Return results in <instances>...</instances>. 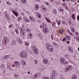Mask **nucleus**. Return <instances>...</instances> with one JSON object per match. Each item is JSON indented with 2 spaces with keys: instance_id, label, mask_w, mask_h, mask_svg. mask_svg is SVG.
<instances>
[{
  "instance_id": "774afa93",
  "label": "nucleus",
  "mask_w": 79,
  "mask_h": 79,
  "mask_svg": "<svg viewBox=\"0 0 79 79\" xmlns=\"http://www.w3.org/2000/svg\"><path fill=\"white\" fill-rule=\"evenodd\" d=\"M67 44H69V41H68L67 42Z\"/></svg>"
},
{
  "instance_id": "a18cd8bd",
  "label": "nucleus",
  "mask_w": 79,
  "mask_h": 79,
  "mask_svg": "<svg viewBox=\"0 0 79 79\" xmlns=\"http://www.w3.org/2000/svg\"><path fill=\"white\" fill-rule=\"evenodd\" d=\"M42 26L43 27H45V26H46V25L45 24V23H44L42 24Z\"/></svg>"
},
{
  "instance_id": "de8ad7c7",
  "label": "nucleus",
  "mask_w": 79,
  "mask_h": 79,
  "mask_svg": "<svg viewBox=\"0 0 79 79\" xmlns=\"http://www.w3.org/2000/svg\"><path fill=\"white\" fill-rule=\"evenodd\" d=\"M26 30L27 32H29L30 31V30L29 29H28V28L27 27L26 28Z\"/></svg>"
},
{
  "instance_id": "f257e3e1",
  "label": "nucleus",
  "mask_w": 79,
  "mask_h": 79,
  "mask_svg": "<svg viewBox=\"0 0 79 79\" xmlns=\"http://www.w3.org/2000/svg\"><path fill=\"white\" fill-rule=\"evenodd\" d=\"M46 47L48 50L50 52H53V47L50 44L46 43Z\"/></svg>"
},
{
  "instance_id": "69168bd1",
  "label": "nucleus",
  "mask_w": 79,
  "mask_h": 79,
  "mask_svg": "<svg viewBox=\"0 0 79 79\" xmlns=\"http://www.w3.org/2000/svg\"><path fill=\"white\" fill-rule=\"evenodd\" d=\"M65 63L66 64H68V63H69L68 61H66Z\"/></svg>"
},
{
  "instance_id": "4468645a",
  "label": "nucleus",
  "mask_w": 79,
  "mask_h": 79,
  "mask_svg": "<svg viewBox=\"0 0 79 79\" xmlns=\"http://www.w3.org/2000/svg\"><path fill=\"white\" fill-rule=\"evenodd\" d=\"M16 41L15 40H13L12 42H11V44L13 45V46H15L16 45Z\"/></svg>"
},
{
  "instance_id": "2f4dec72",
  "label": "nucleus",
  "mask_w": 79,
  "mask_h": 79,
  "mask_svg": "<svg viewBox=\"0 0 79 79\" xmlns=\"http://www.w3.org/2000/svg\"><path fill=\"white\" fill-rule=\"evenodd\" d=\"M42 35V34L41 33H38V37L39 38H41Z\"/></svg>"
},
{
  "instance_id": "864d4df0",
  "label": "nucleus",
  "mask_w": 79,
  "mask_h": 79,
  "mask_svg": "<svg viewBox=\"0 0 79 79\" xmlns=\"http://www.w3.org/2000/svg\"><path fill=\"white\" fill-rule=\"evenodd\" d=\"M66 38H64L62 40L63 42H65V41H66Z\"/></svg>"
},
{
  "instance_id": "473e14b6",
  "label": "nucleus",
  "mask_w": 79,
  "mask_h": 79,
  "mask_svg": "<svg viewBox=\"0 0 79 79\" xmlns=\"http://www.w3.org/2000/svg\"><path fill=\"white\" fill-rule=\"evenodd\" d=\"M77 79V76L76 75H74L72 77V79Z\"/></svg>"
},
{
  "instance_id": "6e6d98bb",
  "label": "nucleus",
  "mask_w": 79,
  "mask_h": 79,
  "mask_svg": "<svg viewBox=\"0 0 79 79\" xmlns=\"http://www.w3.org/2000/svg\"><path fill=\"white\" fill-rule=\"evenodd\" d=\"M60 78H61V79H65L63 77V76H62V77L60 76Z\"/></svg>"
},
{
  "instance_id": "3c124183",
  "label": "nucleus",
  "mask_w": 79,
  "mask_h": 79,
  "mask_svg": "<svg viewBox=\"0 0 79 79\" xmlns=\"http://www.w3.org/2000/svg\"><path fill=\"white\" fill-rule=\"evenodd\" d=\"M49 2H46V5L48 6L49 5Z\"/></svg>"
},
{
  "instance_id": "603ef678",
  "label": "nucleus",
  "mask_w": 79,
  "mask_h": 79,
  "mask_svg": "<svg viewBox=\"0 0 79 79\" xmlns=\"http://www.w3.org/2000/svg\"><path fill=\"white\" fill-rule=\"evenodd\" d=\"M75 34L76 35H79V33L77 32H75Z\"/></svg>"
},
{
  "instance_id": "ea45409f",
  "label": "nucleus",
  "mask_w": 79,
  "mask_h": 79,
  "mask_svg": "<svg viewBox=\"0 0 79 79\" xmlns=\"http://www.w3.org/2000/svg\"><path fill=\"white\" fill-rule=\"evenodd\" d=\"M6 3L7 5H8L9 6H10V5H11V3H10V2L7 1L6 2Z\"/></svg>"
},
{
  "instance_id": "4d7b16f0",
  "label": "nucleus",
  "mask_w": 79,
  "mask_h": 79,
  "mask_svg": "<svg viewBox=\"0 0 79 79\" xmlns=\"http://www.w3.org/2000/svg\"><path fill=\"white\" fill-rule=\"evenodd\" d=\"M51 37L52 39V40H53V36L52 35H51Z\"/></svg>"
},
{
  "instance_id": "09e8293b",
  "label": "nucleus",
  "mask_w": 79,
  "mask_h": 79,
  "mask_svg": "<svg viewBox=\"0 0 79 79\" xmlns=\"http://www.w3.org/2000/svg\"><path fill=\"white\" fill-rule=\"evenodd\" d=\"M20 33H21L20 35L22 36H23V35H24V32H20Z\"/></svg>"
},
{
  "instance_id": "a19ab883",
  "label": "nucleus",
  "mask_w": 79,
  "mask_h": 79,
  "mask_svg": "<svg viewBox=\"0 0 79 79\" xmlns=\"http://www.w3.org/2000/svg\"><path fill=\"white\" fill-rule=\"evenodd\" d=\"M4 68H5V65H4L2 64L1 66V69H3Z\"/></svg>"
},
{
  "instance_id": "052dcab7",
  "label": "nucleus",
  "mask_w": 79,
  "mask_h": 79,
  "mask_svg": "<svg viewBox=\"0 0 79 79\" xmlns=\"http://www.w3.org/2000/svg\"><path fill=\"white\" fill-rule=\"evenodd\" d=\"M9 27L10 28H11V27H12V25H9Z\"/></svg>"
},
{
  "instance_id": "f704fd0d",
  "label": "nucleus",
  "mask_w": 79,
  "mask_h": 79,
  "mask_svg": "<svg viewBox=\"0 0 79 79\" xmlns=\"http://www.w3.org/2000/svg\"><path fill=\"white\" fill-rule=\"evenodd\" d=\"M71 29L73 32H75V29H74V27H72L71 28Z\"/></svg>"
},
{
  "instance_id": "1a4fd4ad",
  "label": "nucleus",
  "mask_w": 79,
  "mask_h": 79,
  "mask_svg": "<svg viewBox=\"0 0 79 79\" xmlns=\"http://www.w3.org/2000/svg\"><path fill=\"white\" fill-rule=\"evenodd\" d=\"M29 19L32 23L35 22V19L33 17L30 16L29 17Z\"/></svg>"
},
{
  "instance_id": "9d476101",
  "label": "nucleus",
  "mask_w": 79,
  "mask_h": 79,
  "mask_svg": "<svg viewBox=\"0 0 79 79\" xmlns=\"http://www.w3.org/2000/svg\"><path fill=\"white\" fill-rule=\"evenodd\" d=\"M48 28L46 27H45L43 29V31L44 34H45V33H47V32H48Z\"/></svg>"
},
{
  "instance_id": "c9c22d12",
  "label": "nucleus",
  "mask_w": 79,
  "mask_h": 79,
  "mask_svg": "<svg viewBox=\"0 0 79 79\" xmlns=\"http://www.w3.org/2000/svg\"><path fill=\"white\" fill-rule=\"evenodd\" d=\"M51 23L52 24V26L53 27H55V26H56V25H55L56 24V23H55V22H53V23Z\"/></svg>"
},
{
  "instance_id": "b1692460",
  "label": "nucleus",
  "mask_w": 79,
  "mask_h": 79,
  "mask_svg": "<svg viewBox=\"0 0 79 79\" xmlns=\"http://www.w3.org/2000/svg\"><path fill=\"white\" fill-rule=\"evenodd\" d=\"M58 10L59 11H61L62 12H63L64 11V9L62 7H60V8H58Z\"/></svg>"
},
{
  "instance_id": "e433bc0d",
  "label": "nucleus",
  "mask_w": 79,
  "mask_h": 79,
  "mask_svg": "<svg viewBox=\"0 0 79 79\" xmlns=\"http://www.w3.org/2000/svg\"><path fill=\"white\" fill-rule=\"evenodd\" d=\"M22 63L23 65V66H25L26 65V63L25 61H22Z\"/></svg>"
},
{
  "instance_id": "72a5a7b5",
  "label": "nucleus",
  "mask_w": 79,
  "mask_h": 79,
  "mask_svg": "<svg viewBox=\"0 0 79 79\" xmlns=\"http://www.w3.org/2000/svg\"><path fill=\"white\" fill-rule=\"evenodd\" d=\"M23 29H24V28L23 27L20 28L19 29L20 32H23Z\"/></svg>"
},
{
  "instance_id": "49530a36",
  "label": "nucleus",
  "mask_w": 79,
  "mask_h": 79,
  "mask_svg": "<svg viewBox=\"0 0 79 79\" xmlns=\"http://www.w3.org/2000/svg\"><path fill=\"white\" fill-rule=\"evenodd\" d=\"M69 50L71 51L70 52H73V48L70 47L69 48Z\"/></svg>"
},
{
  "instance_id": "e2e57ef3",
  "label": "nucleus",
  "mask_w": 79,
  "mask_h": 79,
  "mask_svg": "<svg viewBox=\"0 0 79 79\" xmlns=\"http://www.w3.org/2000/svg\"><path fill=\"white\" fill-rule=\"evenodd\" d=\"M40 28H43V27H43L42 26H40Z\"/></svg>"
},
{
  "instance_id": "393cba45",
  "label": "nucleus",
  "mask_w": 79,
  "mask_h": 79,
  "mask_svg": "<svg viewBox=\"0 0 79 79\" xmlns=\"http://www.w3.org/2000/svg\"><path fill=\"white\" fill-rule=\"evenodd\" d=\"M53 13L54 15H56L57 14V11H56V9H53Z\"/></svg>"
},
{
  "instance_id": "ddd939ff",
  "label": "nucleus",
  "mask_w": 79,
  "mask_h": 79,
  "mask_svg": "<svg viewBox=\"0 0 79 79\" xmlns=\"http://www.w3.org/2000/svg\"><path fill=\"white\" fill-rule=\"evenodd\" d=\"M17 41L18 42H19L20 44H23V41L19 38L17 39Z\"/></svg>"
},
{
  "instance_id": "dca6fc26",
  "label": "nucleus",
  "mask_w": 79,
  "mask_h": 79,
  "mask_svg": "<svg viewBox=\"0 0 79 79\" xmlns=\"http://www.w3.org/2000/svg\"><path fill=\"white\" fill-rule=\"evenodd\" d=\"M12 12L16 16H18V13H17L16 11L12 10Z\"/></svg>"
},
{
  "instance_id": "5701e85b",
  "label": "nucleus",
  "mask_w": 79,
  "mask_h": 79,
  "mask_svg": "<svg viewBox=\"0 0 79 79\" xmlns=\"http://www.w3.org/2000/svg\"><path fill=\"white\" fill-rule=\"evenodd\" d=\"M64 57L66 59H68V60L69 58V55L67 54H65L64 55Z\"/></svg>"
},
{
  "instance_id": "bf43d9fd",
  "label": "nucleus",
  "mask_w": 79,
  "mask_h": 79,
  "mask_svg": "<svg viewBox=\"0 0 79 79\" xmlns=\"http://www.w3.org/2000/svg\"><path fill=\"white\" fill-rule=\"evenodd\" d=\"M70 35H73V34L71 32L70 33Z\"/></svg>"
},
{
  "instance_id": "79ce46f5",
  "label": "nucleus",
  "mask_w": 79,
  "mask_h": 79,
  "mask_svg": "<svg viewBox=\"0 0 79 79\" xmlns=\"http://www.w3.org/2000/svg\"><path fill=\"white\" fill-rule=\"evenodd\" d=\"M62 5L64 6V7H66V8H67V6L66 5V4L65 3H64L62 4Z\"/></svg>"
},
{
  "instance_id": "a211bd4d",
  "label": "nucleus",
  "mask_w": 79,
  "mask_h": 79,
  "mask_svg": "<svg viewBox=\"0 0 79 79\" xmlns=\"http://www.w3.org/2000/svg\"><path fill=\"white\" fill-rule=\"evenodd\" d=\"M36 16L37 17L40 19L42 18V15H41V14L40 13H37Z\"/></svg>"
},
{
  "instance_id": "8fccbe9b",
  "label": "nucleus",
  "mask_w": 79,
  "mask_h": 79,
  "mask_svg": "<svg viewBox=\"0 0 79 79\" xmlns=\"http://www.w3.org/2000/svg\"><path fill=\"white\" fill-rule=\"evenodd\" d=\"M34 61H35V64H37V63H38V61H37V60H34Z\"/></svg>"
},
{
  "instance_id": "7c9ffc66",
  "label": "nucleus",
  "mask_w": 79,
  "mask_h": 79,
  "mask_svg": "<svg viewBox=\"0 0 79 79\" xmlns=\"http://www.w3.org/2000/svg\"><path fill=\"white\" fill-rule=\"evenodd\" d=\"M64 32V30H60L59 31V32L60 34H63Z\"/></svg>"
},
{
  "instance_id": "aec40b11",
  "label": "nucleus",
  "mask_w": 79,
  "mask_h": 79,
  "mask_svg": "<svg viewBox=\"0 0 79 79\" xmlns=\"http://www.w3.org/2000/svg\"><path fill=\"white\" fill-rule=\"evenodd\" d=\"M35 10H38L39 8V5L38 4H36L35 5Z\"/></svg>"
},
{
  "instance_id": "7ed1b4c3",
  "label": "nucleus",
  "mask_w": 79,
  "mask_h": 79,
  "mask_svg": "<svg viewBox=\"0 0 79 79\" xmlns=\"http://www.w3.org/2000/svg\"><path fill=\"white\" fill-rule=\"evenodd\" d=\"M14 64L12 65V67L13 68H15V66L16 68H20V66H21V64L19 62V61H15L14 62Z\"/></svg>"
},
{
  "instance_id": "0eeeda50",
  "label": "nucleus",
  "mask_w": 79,
  "mask_h": 79,
  "mask_svg": "<svg viewBox=\"0 0 79 79\" xmlns=\"http://www.w3.org/2000/svg\"><path fill=\"white\" fill-rule=\"evenodd\" d=\"M8 42H9V40L7 38L4 39L2 41V43L4 44V45H6Z\"/></svg>"
},
{
  "instance_id": "c03bdc74",
  "label": "nucleus",
  "mask_w": 79,
  "mask_h": 79,
  "mask_svg": "<svg viewBox=\"0 0 79 79\" xmlns=\"http://www.w3.org/2000/svg\"><path fill=\"white\" fill-rule=\"evenodd\" d=\"M76 40H77L78 41V42H79V36H77L76 37Z\"/></svg>"
},
{
  "instance_id": "2eb2a0df",
  "label": "nucleus",
  "mask_w": 79,
  "mask_h": 79,
  "mask_svg": "<svg viewBox=\"0 0 79 79\" xmlns=\"http://www.w3.org/2000/svg\"><path fill=\"white\" fill-rule=\"evenodd\" d=\"M42 9L43 11L44 12H46L47 11V9H46V8H45V7L44 6H43L42 7Z\"/></svg>"
},
{
  "instance_id": "20e7f679",
  "label": "nucleus",
  "mask_w": 79,
  "mask_h": 79,
  "mask_svg": "<svg viewBox=\"0 0 79 79\" xmlns=\"http://www.w3.org/2000/svg\"><path fill=\"white\" fill-rule=\"evenodd\" d=\"M27 55V52L24 51L22 52L20 54V56L22 58H25Z\"/></svg>"
},
{
  "instance_id": "6ab92c4d",
  "label": "nucleus",
  "mask_w": 79,
  "mask_h": 79,
  "mask_svg": "<svg viewBox=\"0 0 79 79\" xmlns=\"http://www.w3.org/2000/svg\"><path fill=\"white\" fill-rule=\"evenodd\" d=\"M56 75L52 74V75L51 76V77H50L51 79H55V77H56Z\"/></svg>"
},
{
  "instance_id": "680f3d73",
  "label": "nucleus",
  "mask_w": 79,
  "mask_h": 79,
  "mask_svg": "<svg viewBox=\"0 0 79 79\" xmlns=\"http://www.w3.org/2000/svg\"><path fill=\"white\" fill-rule=\"evenodd\" d=\"M71 32L69 31H68V33H69V34H70L71 33Z\"/></svg>"
},
{
  "instance_id": "4c0bfd02",
  "label": "nucleus",
  "mask_w": 79,
  "mask_h": 79,
  "mask_svg": "<svg viewBox=\"0 0 79 79\" xmlns=\"http://www.w3.org/2000/svg\"><path fill=\"white\" fill-rule=\"evenodd\" d=\"M15 31L17 34H19V31H18V29H15Z\"/></svg>"
},
{
  "instance_id": "412c9836",
  "label": "nucleus",
  "mask_w": 79,
  "mask_h": 79,
  "mask_svg": "<svg viewBox=\"0 0 79 79\" xmlns=\"http://www.w3.org/2000/svg\"><path fill=\"white\" fill-rule=\"evenodd\" d=\"M4 15H5L6 16L7 18V19H9V16H10V15L9 14H8L6 12L4 14Z\"/></svg>"
},
{
  "instance_id": "0e129e2a",
  "label": "nucleus",
  "mask_w": 79,
  "mask_h": 79,
  "mask_svg": "<svg viewBox=\"0 0 79 79\" xmlns=\"http://www.w3.org/2000/svg\"><path fill=\"white\" fill-rule=\"evenodd\" d=\"M72 2H75V0H70Z\"/></svg>"
},
{
  "instance_id": "f8f14e48",
  "label": "nucleus",
  "mask_w": 79,
  "mask_h": 79,
  "mask_svg": "<svg viewBox=\"0 0 79 79\" xmlns=\"http://www.w3.org/2000/svg\"><path fill=\"white\" fill-rule=\"evenodd\" d=\"M32 33H29L28 34L27 37L29 39H32Z\"/></svg>"
},
{
  "instance_id": "338daca9",
  "label": "nucleus",
  "mask_w": 79,
  "mask_h": 79,
  "mask_svg": "<svg viewBox=\"0 0 79 79\" xmlns=\"http://www.w3.org/2000/svg\"><path fill=\"white\" fill-rule=\"evenodd\" d=\"M15 77H18V75H15Z\"/></svg>"
},
{
  "instance_id": "5fc2aeb1",
  "label": "nucleus",
  "mask_w": 79,
  "mask_h": 79,
  "mask_svg": "<svg viewBox=\"0 0 79 79\" xmlns=\"http://www.w3.org/2000/svg\"><path fill=\"white\" fill-rule=\"evenodd\" d=\"M60 24H61V21H60L58 22V25H60Z\"/></svg>"
},
{
  "instance_id": "4be33fe9",
  "label": "nucleus",
  "mask_w": 79,
  "mask_h": 79,
  "mask_svg": "<svg viewBox=\"0 0 79 79\" xmlns=\"http://www.w3.org/2000/svg\"><path fill=\"white\" fill-rule=\"evenodd\" d=\"M21 2L23 4H26L27 3V0H21Z\"/></svg>"
},
{
  "instance_id": "6e6552de",
  "label": "nucleus",
  "mask_w": 79,
  "mask_h": 79,
  "mask_svg": "<svg viewBox=\"0 0 79 79\" xmlns=\"http://www.w3.org/2000/svg\"><path fill=\"white\" fill-rule=\"evenodd\" d=\"M41 75L40 74V73H37L36 74H34L33 76H32V77L33 78H37V77H40Z\"/></svg>"
},
{
  "instance_id": "423d86ee",
  "label": "nucleus",
  "mask_w": 79,
  "mask_h": 79,
  "mask_svg": "<svg viewBox=\"0 0 79 79\" xmlns=\"http://www.w3.org/2000/svg\"><path fill=\"white\" fill-rule=\"evenodd\" d=\"M60 63L62 64H64L66 61H65V59L64 57H61L60 59Z\"/></svg>"
},
{
  "instance_id": "cd10ccee",
  "label": "nucleus",
  "mask_w": 79,
  "mask_h": 79,
  "mask_svg": "<svg viewBox=\"0 0 79 79\" xmlns=\"http://www.w3.org/2000/svg\"><path fill=\"white\" fill-rule=\"evenodd\" d=\"M52 74L53 75H56V71L55 70L53 71L52 72Z\"/></svg>"
},
{
  "instance_id": "c85d7f7f",
  "label": "nucleus",
  "mask_w": 79,
  "mask_h": 79,
  "mask_svg": "<svg viewBox=\"0 0 79 79\" xmlns=\"http://www.w3.org/2000/svg\"><path fill=\"white\" fill-rule=\"evenodd\" d=\"M24 21L26 23H29V20L27 18H25Z\"/></svg>"
},
{
  "instance_id": "9b49d317",
  "label": "nucleus",
  "mask_w": 79,
  "mask_h": 79,
  "mask_svg": "<svg viewBox=\"0 0 79 79\" xmlns=\"http://www.w3.org/2000/svg\"><path fill=\"white\" fill-rule=\"evenodd\" d=\"M43 62L44 63V64H47L48 63V59H44L43 60Z\"/></svg>"
},
{
  "instance_id": "f3484780",
  "label": "nucleus",
  "mask_w": 79,
  "mask_h": 79,
  "mask_svg": "<svg viewBox=\"0 0 79 79\" xmlns=\"http://www.w3.org/2000/svg\"><path fill=\"white\" fill-rule=\"evenodd\" d=\"M9 56H10L8 55L5 56L3 57V60H6L9 58Z\"/></svg>"
},
{
  "instance_id": "c756f323",
  "label": "nucleus",
  "mask_w": 79,
  "mask_h": 79,
  "mask_svg": "<svg viewBox=\"0 0 79 79\" xmlns=\"http://www.w3.org/2000/svg\"><path fill=\"white\" fill-rule=\"evenodd\" d=\"M72 16L73 19H76V16L74 14H73L72 15Z\"/></svg>"
},
{
  "instance_id": "a878e982",
  "label": "nucleus",
  "mask_w": 79,
  "mask_h": 79,
  "mask_svg": "<svg viewBox=\"0 0 79 79\" xmlns=\"http://www.w3.org/2000/svg\"><path fill=\"white\" fill-rule=\"evenodd\" d=\"M45 19L46 20L47 22V23H52V22H51V21L50 20L48 19V18H47V17Z\"/></svg>"
},
{
  "instance_id": "bb28decb",
  "label": "nucleus",
  "mask_w": 79,
  "mask_h": 79,
  "mask_svg": "<svg viewBox=\"0 0 79 79\" xmlns=\"http://www.w3.org/2000/svg\"><path fill=\"white\" fill-rule=\"evenodd\" d=\"M65 37H66V39L68 40H71V37L70 36L67 35L65 36Z\"/></svg>"
},
{
  "instance_id": "f03ea898",
  "label": "nucleus",
  "mask_w": 79,
  "mask_h": 79,
  "mask_svg": "<svg viewBox=\"0 0 79 79\" xmlns=\"http://www.w3.org/2000/svg\"><path fill=\"white\" fill-rule=\"evenodd\" d=\"M73 66H72V65H69L67 66L64 69V71L65 72L71 71H72V69H73Z\"/></svg>"
},
{
  "instance_id": "58836bf2",
  "label": "nucleus",
  "mask_w": 79,
  "mask_h": 79,
  "mask_svg": "<svg viewBox=\"0 0 79 79\" xmlns=\"http://www.w3.org/2000/svg\"><path fill=\"white\" fill-rule=\"evenodd\" d=\"M43 79H50L48 77H43Z\"/></svg>"
},
{
  "instance_id": "39448f33",
  "label": "nucleus",
  "mask_w": 79,
  "mask_h": 79,
  "mask_svg": "<svg viewBox=\"0 0 79 79\" xmlns=\"http://www.w3.org/2000/svg\"><path fill=\"white\" fill-rule=\"evenodd\" d=\"M32 49L35 54H38V49H37V47L35 46H33L32 47Z\"/></svg>"
},
{
  "instance_id": "13d9d810",
  "label": "nucleus",
  "mask_w": 79,
  "mask_h": 79,
  "mask_svg": "<svg viewBox=\"0 0 79 79\" xmlns=\"http://www.w3.org/2000/svg\"><path fill=\"white\" fill-rule=\"evenodd\" d=\"M77 20H79V15H78L77 16Z\"/></svg>"
},
{
  "instance_id": "37998d69",
  "label": "nucleus",
  "mask_w": 79,
  "mask_h": 79,
  "mask_svg": "<svg viewBox=\"0 0 79 79\" xmlns=\"http://www.w3.org/2000/svg\"><path fill=\"white\" fill-rule=\"evenodd\" d=\"M25 45H26V46H28L29 45V44L28 43L26 42L25 43Z\"/></svg>"
}]
</instances>
